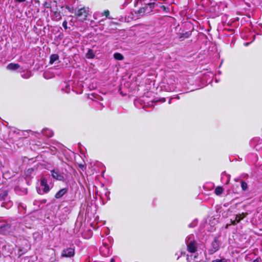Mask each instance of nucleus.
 <instances>
[{
	"instance_id": "f257e3e1",
	"label": "nucleus",
	"mask_w": 262,
	"mask_h": 262,
	"mask_svg": "<svg viewBox=\"0 0 262 262\" xmlns=\"http://www.w3.org/2000/svg\"><path fill=\"white\" fill-rule=\"evenodd\" d=\"M110 232L107 230V232H104V234L100 233L101 237L103 238L102 244L103 246L100 248V252L101 254L104 256H107L110 254V249L108 243L111 244L113 238L111 236H109Z\"/></svg>"
},
{
	"instance_id": "f03ea898",
	"label": "nucleus",
	"mask_w": 262,
	"mask_h": 262,
	"mask_svg": "<svg viewBox=\"0 0 262 262\" xmlns=\"http://www.w3.org/2000/svg\"><path fill=\"white\" fill-rule=\"evenodd\" d=\"M143 1L144 3L143 4V6L137 12H135L137 14V17L149 14L153 11L154 9L156 8V6L158 5V4H155V2H148L147 0H144Z\"/></svg>"
},
{
	"instance_id": "7ed1b4c3",
	"label": "nucleus",
	"mask_w": 262,
	"mask_h": 262,
	"mask_svg": "<svg viewBox=\"0 0 262 262\" xmlns=\"http://www.w3.org/2000/svg\"><path fill=\"white\" fill-rule=\"evenodd\" d=\"M187 250L190 254L187 255V260L190 261L195 258L197 247L196 243L193 239L192 235L189 236L187 239Z\"/></svg>"
},
{
	"instance_id": "20e7f679",
	"label": "nucleus",
	"mask_w": 262,
	"mask_h": 262,
	"mask_svg": "<svg viewBox=\"0 0 262 262\" xmlns=\"http://www.w3.org/2000/svg\"><path fill=\"white\" fill-rule=\"evenodd\" d=\"M50 188L48 184V181L46 177H42L40 179V185L37 187V192L39 194H43L49 191Z\"/></svg>"
},
{
	"instance_id": "39448f33",
	"label": "nucleus",
	"mask_w": 262,
	"mask_h": 262,
	"mask_svg": "<svg viewBox=\"0 0 262 262\" xmlns=\"http://www.w3.org/2000/svg\"><path fill=\"white\" fill-rule=\"evenodd\" d=\"M110 15V11L108 10H105L102 12L97 11L95 12L93 14V17L95 19L97 20L100 18V17L102 16H105V19H102L98 21V24L99 25H102L103 22L104 21V20L106 18L111 19V18L109 17Z\"/></svg>"
},
{
	"instance_id": "423d86ee",
	"label": "nucleus",
	"mask_w": 262,
	"mask_h": 262,
	"mask_svg": "<svg viewBox=\"0 0 262 262\" xmlns=\"http://www.w3.org/2000/svg\"><path fill=\"white\" fill-rule=\"evenodd\" d=\"M90 10L88 7L79 8L75 12V15L82 20H85L89 14Z\"/></svg>"
},
{
	"instance_id": "0eeeda50",
	"label": "nucleus",
	"mask_w": 262,
	"mask_h": 262,
	"mask_svg": "<svg viewBox=\"0 0 262 262\" xmlns=\"http://www.w3.org/2000/svg\"><path fill=\"white\" fill-rule=\"evenodd\" d=\"M220 242L217 237H215L212 242L210 247L208 249V253L210 255L213 254L217 251L220 248Z\"/></svg>"
},
{
	"instance_id": "6e6552de",
	"label": "nucleus",
	"mask_w": 262,
	"mask_h": 262,
	"mask_svg": "<svg viewBox=\"0 0 262 262\" xmlns=\"http://www.w3.org/2000/svg\"><path fill=\"white\" fill-rule=\"evenodd\" d=\"M52 177L55 180L64 181V177L63 173L61 172L58 168H54L51 171Z\"/></svg>"
},
{
	"instance_id": "1a4fd4ad",
	"label": "nucleus",
	"mask_w": 262,
	"mask_h": 262,
	"mask_svg": "<svg viewBox=\"0 0 262 262\" xmlns=\"http://www.w3.org/2000/svg\"><path fill=\"white\" fill-rule=\"evenodd\" d=\"M15 224L14 221L9 222L8 221H3L0 222V229H8L9 228H15L14 225Z\"/></svg>"
},
{
	"instance_id": "9d476101",
	"label": "nucleus",
	"mask_w": 262,
	"mask_h": 262,
	"mask_svg": "<svg viewBox=\"0 0 262 262\" xmlns=\"http://www.w3.org/2000/svg\"><path fill=\"white\" fill-rule=\"evenodd\" d=\"M75 250L72 247L64 249L61 252V256L65 257H71L74 255Z\"/></svg>"
},
{
	"instance_id": "9b49d317",
	"label": "nucleus",
	"mask_w": 262,
	"mask_h": 262,
	"mask_svg": "<svg viewBox=\"0 0 262 262\" xmlns=\"http://www.w3.org/2000/svg\"><path fill=\"white\" fill-rule=\"evenodd\" d=\"M51 11L53 13L52 18L53 20L59 21L61 19V12L58 10L57 8H53L51 9Z\"/></svg>"
},
{
	"instance_id": "f8f14e48",
	"label": "nucleus",
	"mask_w": 262,
	"mask_h": 262,
	"mask_svg": "<svg viewBox=\"0 0 262 262\" xmlns=\"http://www.w3.org/2000/svg\"><path fill=\"white\" fill-rule=\"evenodd\" d=\"M221 181L222 183H224L226 185L229 184L230 180V176L226 173V172H223L221 174Z\"/></svg>"
},
{
	"instance_id": "ddd939ff",
	"label": "nucleus",
	"mask_w": 262,
	"mask_h": 262,
	"mask_svg": "<svg viewBox=\"0 0 262 262\" xmlns=\"http://www.w3.org/2000/svg\"><path fill=\"white\" fill-rule=\"evenodd\" d=\"M155 4H158V6H156V8H157L158 10H159L158 8H160L165 12H167L169 11V8L167 5H164L163 3L158 2H155Z\"/></svg>"
},
{
	"instance_id": "4468645a",
	"label": "nucleus",
	"mask_w": 262,
	"mask_h": 262,
	"mask_svg": "<svg viewBox=\"0 0 262 262\" xmlns=\"http://www.w3.org/2000/svg\"><path fill=\"white\" fill-rule=\"evenodd\" d=\"M81 234L82 236L85 239H89L91 238L93 235L92 230H82Z\"/></svg>"
},
{
	"instance_id": "2eb2a0df",
	"label": "nucleus",
	"mask_w": 262,
	"mask_h": 262,
	"mask_svg": "<svg viewBox=\"0 0 262 262\" xmlns=\"http://www.w3.org/2000/svg\"><path fill=\"white\" fill-rule=\"evenodd\" d=\"M68 189L67 188H62L58 191L55 195V198L56 199H60L62 198L64 194L67 192Z\"/></svg>"
},
{
	"instance_id": "dca6fc26",
	"label": "nucleus",
	"mask_w": 262,
	"mask_h": 262,
	"mask_svg": "<svg viewBox=\"0 0 262 262\" xmlns=\"http://www.w3.org/2000/svg\"><path fill=\"white\" fill-rule=\"evenodd\" d=\"M20 66L18 63H10L7 66V69L9 70L14 71L19 68Z\"/></svg>"
},
{
	"instance_id": "f3484780",
	"label": "nucleus",
	"mask_w": 262,
	"mask_h": 262,
	"mask_svg": "<svg viewBox=\"0 0 262 262\" xmlns=\"http://www.w3.org/2000/svg\"><path fill=\"white\" fill-rule=\"evenodd\" d=\"M42 134L44 136H45L48 138L51 137L53 135V131L51 129H48V128L43 129L42 130Z\"/></svg>"
},
{
	"instance_id": "a211bd4d",
	"label": "nucleus",
	"mask_w": 262,
	"mask_h": 262,
	"mask_svg": "<svg viewBox=\"0 0 262 262\" xmlns=\"http://www.w3.org/2000/svg\"><path fill=\"white\" fill-rule=\"evenodd\" d=\"M245 217V215L244 213L241 214L236 215L234 217V220L233 221V224H235V222L238 223Z\"/></svg>"
},
{
	"instance_id": "6ab92c4d",
	"label": "nucleus",
	"mask_w": 262,
	"mask_h": 262,
	"mask_svg": "<svg viewBox=\"0 0 262 262\" xmlns=\"http://www.w3.org/2000/svg\"><path fill=\"white\" fill-rule=\"evenodd\" d=\"M8 196V192L6 191H2L0 192V202L5 201Z\"/></svg>"
},
{
	"instance_id": "aec40b11",
	"label": "nucleus",
	"mask_w": 262,
	"mask_h": 262,
	"mask_svg": "<svg viewBox=\"0 0 262 262\" xmlns=\"http://www.w3.org/2000/svg\"><path fill=\"white\" fill-rule=\"evenodd\" d=\"M70 90H71L70 86L69 84H68L66 83H64L63 85L62 86L61 91L62 92H64V93H70Z\"/></svg>"
},
{
	"instance_id": "412c9836",
	"label": "nucleus",
	"mask_w": 262,
	"mask_h": 262,
	"mask_svg": "<svg viewBox=\"0 0 262 262\" xmlns=\"http://www.w3.org/2000/svg\"><path fill=\"white\" fill-rule=\"evenodd\" d=\"M59 59V56L57 54H52L50 58V63L53 64Z\"/></svg>"
},
{
	"instance_id": "4be33fe9",
	"label": "nucleus",
	"mask_w": 262,
	"mask_h": 262,
	"mask_svg": "<svg viewBox=\"0 0 262 262\" xmlns=\"http://www.w3.org/2000/svg\"><path fill=\"white\" fill-rule=\"evenodd\" d=\"M114 57L115 59L119 60H122L124 59L123 55L119 53H115L114 54Z\"/></svg>"
},
{
	"instance_id": "5701e85b",
	"label": "nucleus",
	"mask_w": 262,
	"mask_h": 262,
	"mask_svg": "<svg viewBox=\"0 0 262 262\" xmlns=\"http://www.w3.org/2000/svg\"><path fill=\"white\" fill-rule=\"evenodd\" d=\"M223 189L221 186H217L215 189V193L216 195H219L223 193Z\"/></svg>"
},
{
	"instance_id": "b1692460",
	"label": "nucleus",
	"mask_w": 262,
	"mask_h": 262,
	"mask_svg": "<svg viewBox=\"0 0 262 262\" xmlns=\"http://www.w3.org/2000/svg\"><path fill=\"white\" fill-rule=\"evenodd\" d=\"M241 188L243 191H246L248 189V185L247 183L242 181L241 182Z\"/></svg>"
},
{
	"instance_id": "393cba45",
	"label": "nucleus",
	"mask_w": 262,
	"mask_h": 262,
	"mask_svg": "<svg viewBox=\"0 0 262 262\" xmlns=\"http://www.w3.org/2000/svg\"><path fill=\"white\" fill-rule=\"evenodd\" d=\"M95 55L93 53V52L92 50L90 49L86 54V57L88 58H93L94 57Z\"/></svg>"
},
{
	"instance_id": "a878e982",
	"label": "nucleus",
	"mask_w": 262,
	"mask_h": 262,
	"mask_svg": "<svg viewBox=\"0 0 262 262\" xmlns=\"http://www.w3.org/2000/svg\"><path fill=\"white\" fill-rule=\"evenodd\" d=\"M43 7L45 8H52V3L50 2H45L43 4Z\"/></svg>"
},
{
	"instance_id": "bb28decb",
	"label": "nucleus",
	"mask_w": 262,
	"mask_h": 262,
	"mask_svg": "<svg viewBox=\"0 0 262 262\" xmlns=\"http://www.w3.org/2000/svg\"><path fill=\"white\" fill-rule=\"evenodd\" d=\"M21 77L25 79H28L31 77V73L30 72H27L26 73L21 74Z\"/></svg>"
},
{
	"instance_id": "cd10ccee",
	"label": "nucleus",
	"mask_w": 262,
	"mask_h": 262,
	"mask_svg": "<svg viewBox=\"0 0 262 262\" xmlns=\"http://www.w3.org/2000/svg\"><path fill=\"white\" fill-rule=\"evenodd\" d=\"M198 223V220H194L189 225L190 228H194L195 227L196 225H197Z\"/></svg>"
},
{
	"instance_id": "c85d7f7f",
	"label": "nucleus",
	"mask_w": 262,
	"mask_h": 262,
	"mask_svg": "<svg viewBox=\"0 0 262 262\" xmlns=\"http://www.w3.org/2000/svg\"><path fill=\"white\" fill-rule=\"evenodd\" d=\"M227 260L226 258H223L221 259H216L213 260L212 262H227Z\"/></svg>"
},
{
	"instance_id": "c756f323",
	"label": "nucleus",
	"mask_w": 262,
	"mask_h": 262,
	"mask_svg": "<svg viewBox=\"0 0 262 262\" xmlns=\"http://www.w3.org/2000/svg\"><path fill=\"white\" fill-rule=\"evenodd\" d=\"M62 26L64 28V30H66L68 29V23L67 20H64L62 23Z\"/></svg>"
},
{
	"instance_id": "7c9ffc66",
	"label": "nucleus",
	"mask_w": 262,
	"mask_h": 262,
	"mask_svg": "<svg viewBox=\"0 0 262 262\" xmlns=\"http://www.w3.org/2000/svg\"><path fill=\"white\" fill-rule=\"evenodd\" d=\"M261 141V140H260L259 138H254V139H253L252 142L253 143H255V142H256L257 141Z\"/></svg>"
},
{
	"instance_id": "2f4dec72",
	"label": "nucleus",
	"mask_w": 262,
	"mask_h": 262,
	"mask_svg": "<svg viewBox=\"0 0 262 262\" xmlns=\"http://www.w3.org/2000/svg\"><path fill=\"white\" fill-rule=\"evenodd\" d=\"M95 23L94 21V20H92L91 21L90 25H91L93 27L94 26H97V25H95Z\"/></svg>"
},
{
	"instance_id": "473e14b6",
	"label": "nucleus",
	"mask_w": 262,
	"mask_h": 262,
	"mask_svg": "<svg viewBox=\"0 0 262 262\" xmlns=\"http://www.w3.org/2000/svg\"><path fill=\"white\" fill-rule=\"evenodd\" d=\"M26 0H15L17 3H22L25 2Z\"/></svg>"
},
{
	"instance_id": "72a5a7b5",
	"label": "nucleus",
	"mask_w": 262,
	"mask_h": 262,
	"mask_svg": "<svg viewBox=\"0 0 262 262\" xmlns=\"http://www.w3.org/2000/svg\"><path fill=\"white\" fill-rule=\"evenodd\" d=\"M176 89V86L173 85L171 88H170V91H173Z\"/></svg>"
},
{
	"instance_id": "f704fd0d",
	"label": "nucleus",
	"mask_w": 262,
	"mask_h": 262,
	"mask_svg": "<svg viewBox=\"0 0 262 262\" xmlns=\"http://www.w3.org/2000/svg\"><path fill=\"white\" fill-rule=\"evenodd\" d=\"M47 72H45L44 74H43V76L45 78L47 79V78H49V77H47Z\"/></svg>"
},
{
	"instance_id": "c9c22d12",
	"label": "nucleus",
	"mask_w": 262,
	"mask_h": 262,
	"mask_svg": "<svg viewBox=\"0 0 262 262\" xmlns=\"http://www.w3.org/2000/svg\"><path fill=\"white\" fill-rule=\"evenodd\" d=\"M259 258H257L255 259H254L252 262H259Z\"/></svg>"
},
{
	"instance_id": "e433bc0d",
	"label": "nucleus",
	"mask_w": 262,
	"mask_h": 262,
	"mask_svg": "<svg viewBox=\"0 0 262 262\" xmlns=\"http://www.w3.org/2000/svg\"><path fill=\"white\" fill-rule=\"evenodd\" d=\"M255 148H256V150H258V149L259 148V147H258V144H255L254 145Z\"/></svg>"
},
{
	"instance_id": "4c0bfd02",
	"label": "nucleus",
	"mask_w": 262,
	"mask_h": 262,
	"mask_svg": "<svg viewBox=\"0 0 262 262\" xmlns=\"http://www.w3.org/2000/svg\"><path fill=\"white\" fill-rule=\"evenodd\" d=\"M161 101H162V102H165V101H166V99H165V98H162V99H161Z\"/></svg>"
},
{
	"instance_id": "58836bf2",
	"label": "nucleus",
	"mask_w": 262,
	"mask_h": 262,
	"mask_svg": "<svg viewBox=\"0 0 262 262\" xmlns=\"http://www.w3.org/2000/svg\"><path fill=\"white\" fill-rule=\"evenodd\" d=\"M172 99V98H170V99H169V102H168V103H169V104H170V103H171V101Z\"/></svg>"
},
{
	"instance_id": "ea45409f",
	"label": "nucleus",
	"mask_w": 262,
	"mask_h": 262,
	"mask_svg": "<svg viewBox=\"0 0 262 262\" xmlns=\"http://www.w3.org/2000/svg\"><path fill=\"white\" fill-rule=\"evenodd\" d=\"M249 44V43H244V45L245 46H247Z\"/></svg>"
},
{
	"instance_id": "a19ab883",
	"label": "nucleus",
	"mask_w": 262,
	"mask_h": 262,
	"mask_svg": "<svg viewBox=\"0 0 262 262\" xmlns=\"http://www.w3.org/2000/svg\"><path fill=\"white\" fill-rule=\"evenodd\" d=\"M174 98L176 99H180V97L179 96H177V97H176Z\"/></svg>"
},
{
	"instance_id": "79ce46f5",
	"label": "nucleus",
	"mask_w": 262,
	"mask_h": 262,
	"mask_svg": "<svg viewBox=\"0 0 262 262\" xmlns=\"http://www.w3.org/2000/svg\"><path fill=\"white\" fill-rule=\"evenodd\" d=\"M66 8L70 10V7L69 6H67Z\"/></svg>"
},
{
	"instance_id": "37998d69",
	"label": "nucleus",
	"mask_w": 262,
	"mask_h": 262,
	"mask_svg": "<svg viewBox=\"0 0 262 262\" xmlns=\"http://www.w3.org/2000/svg\"><path fill=\"white\" fill-rule=\"evenodd\" d=\"M114 258H112L111 259V262H114Z\"/></svg>"
},
{
	"instance_id": "c03bdc74",
	"label": "nucleus",
	"mask_w": 262,
	"mask_h": 262,
	"mask_svg": "<svg viewBox=\"0 0 262 262\" xmlns=\"http://www.w3.org/2000/svg\"><path fill=\"white\" fill-rule=\"evenodd\" d=\"M183 254H185V253H183V252H181V255H183Z\"/></svg>"
},
{
	"instance_id": "a18cd8bd",
	"label": "nucleus",
	"mask_w": 262,
	"mask_h": 262,
	"mask_svg": "<svg viewBox=\"0 0 262 262\" xmlns=\"http://www.w3.org/2000/svg\"><path fill=\"white\" fill-rule=\"evenodd\" d=\"M103 29H104V27H102L101 28V30H103Z\"/></svg>"
}]
</instances>
